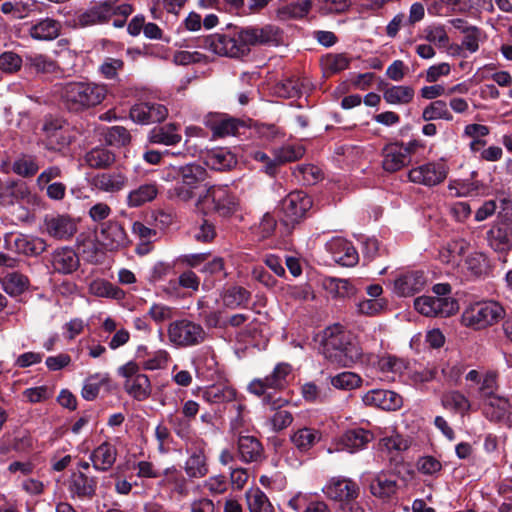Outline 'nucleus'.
I'll use <instances>...</instances> for the list:
<instances>
[{
    "label": "nucleus",
    "mask_w": 512,
    "mask_h": 512,
    "mask_svg": "<svg viewBox=\"0 0 512 512\" xmlns=\"http://www.w3.org/2000/svg\"><path fill=\"white\" fill-rule=\"evenodd\" d=\"M279 29L273 25L246 27L233 34L215 33L204 39V47L224 57L241 58L250 53V47L276 43Z\"/></svg>",
    "instance_id": "nucleus-1"
},
{
    "label": "nucleus",
    "mask_w": 512,
    "mask_h": 512,
    "mask_svg": "<svg viewBox=\"0 0 512 512\" xmlns=\"http://www.w3.org/2000/svg\"><path fill=\"white\" fill-rule=\"evenodd\" d=\"M58 94L68 111L82 113L99 106L108 95V87L89 80L68 81L60 85Z\"/></svg>",
    "instance_id": "nucleus-2"
},
{
    "label": "nucleus",
    "mask_w": 512,
    "mask_h": 512,
    "mask_svg": "<svg viewBox=\"0 0 512 512\" xmlns=\"http://www.w3.org/2000/svg\"><path fill=\"white\" fill-rule=\"evenodd\" d=\"M366 349L367 346H360L351 334L340 327L329 328L325 332L323 354L332 365L351 367L361 359Z\"/></svg>",
    "instance_id": "nucleus-3"
},
{
    "label": "nucleus",
    "mask_w": 512,
    "mask_h": 512,
    "mask_svg": "<svg viewBox=\"0 0 512 512\" xmlns=\"http://www.w3.org/2000/svg\"><path fill=\"white\" fill-rule=\"evenodd\" d=\"M207 178L206 169L196 163L182 166H169L165 169L163 180L175 181L176 184L169 190V197L180 202H190L196 196L199 185Z\"/></svg>",
    "instance_id": "nucleus-4"
},
{
    "label": "nucleus",
    "mask_w": 512,
    "mask_h": 512,
    "mask_svg": "<svg viewBox=\"0 0 512 512\" xmlns=\"http://www.w3.org/2000/svg\"><path fill=\"white\" fill-rule=\"evenodd\" d=\"M195 206L204 214L215 213L230 218L239 210L240 203L228 186L210 185L198 196Z\"/></svg>",
    "instance_id": "nucleus-5"
},
{
    "label": "nucleus",
    "mask_w": 512,
    "mask_h": 512,
    "mask_svg": "<svg viewBox=\"0 0 512 512\" xmlns=\"http://www.w3.org/2000/svg\"><path fill=\"white\" fill-rule=\"evenodd\" d=\"M505 317L504 307L493 300L477 301L465 307L461 324L473 330H483L497 324Z\"/></svg>",
    "instance_id": "nucleus-6"
},
{
    "label": "nucleus",
    "mask_w": 512,
    "mask_h": 512,
    "mask_svg": "<svg viewBox=\"0 0 512 512\" xmlns=\"http://www.w3.org/2000/svg\"><path fill=\"white\" fill-rule=\"evenodd\" d=\"M132 12L133 8L128 3L104 0L80 12L76 17V24L82 28L101 25L108 23L112 16L128 17Z\"/></svg>",
    "instance_id": "nucleus-7"
},
{
    "label": "nucleus",
    "mask_w": 512,
    "mask_h": 512,
    "mask_svg": "<svg viewBox=\"0 0 512 512\" xmlns=\"http://www.w3.org/2000/svg\"><path fill=\"white\" fill-rule=\"evenodd\" d=\"M167 336L173 346L187 348L202 344L207 338V333L201 324L183 318L168 325Z\"/></svg>",
    "instance_id": "nucleus-8"
},
{
    "label": "nucleus",
    "mask_w": 512,
    "mask_h": 512,
    "mask_svg": "<svg viewBox=\"0 0 512 512\" xmlns=\"http://www.w3.org/2000/svg\"><path fill=\"white\" fill-rule=\"evenodd\" d=\"M416 140L408 143H389L382 149V167L386 172H397L411 162V156L420 147Z\"/></svg>",
    "instance_id": "nucleus-9"
},
{
    "label": "nucleus",
    "mask_w": 512,
    "mask_h": 512,
    "mask_svg": "<svg viewBox=\"0 0 512 512\" xmlns=\"http://www.w3.org/2000/svg\"><path fill=\"white\" fill-rule=\"evenodd\" d=\"M322 491L332 501L351 503L358 498L360 487L351 478L335 476L327 481Z\"/></svg>",
    "instance_id": "nucleus-10"
},
{
    "label": "nucleus",
    "mask_w": 512,
    "mask_h": 512,
    "mask_svg": "<svg viewBox=\"0 0 512 512\" xmlns=\"http://www.w3.org/2000/svg\"><path fill=\"white\" fill-rule=\"evenodd\" d=\"M311 198L302 191L289 193L281 202L282 221L285 225L298 223L311 208Z\"/></svg>",
    "instance_id": "nucleus-11"
},
{
    "label": "nucleus",
    "mask_w": 512,
    "mask_h": 512,
    "mask_svg": "<svg viewBox=\"0 0 512 512\" xmlns=\"http://www.w3.org/2000/svg\"><path fill=\"white\" fill-rule=\"evenodd\" d=\"M414 307L428 317H448L457 311L458 304L449 297L422 296L414 301Z\"/></svg>",
    "instance_id": "nucleus-12"
},
{
    "label": "nucleus",
    "mask_w": 512,
    "mask_h": 512,
    "mask_svg": "<svg viewBox=\"0 0 512 512\" xmlns=\"http://www.w3.org/2000/svg\"><path fill=\"white\" fill-rule=\"evenodd\" d=\"M290 373L291 366L286 363H280L265 378L253 379L248 385V391L257 396H267L266 392L268 389H283L287 384V377Z\"/></svg>",
    "instance_id": "nucleus-13"
},
{
    "label": "nucleus",
    "mask_w": 512,
    "mask_h": 512,
    "mask_svg": "<svg viewBox=\"0 0 512 512\" xmlns=\"http://www.w3.org/2000/svg\"><path fill=\"white\" fill-rule=\"evenodd\" d=\"M290 373L291 366L286 363H280L265 378L253 379L248 385V391L257 396H267L266 392L268 389H283L287 384V377Z\"/></svg>",
    "instance_id": "nucleus-14"
},
{
    "label": "nucleus",
    "mask_w": 512,
    "mask_h": 512,
    "mask_svg": "<svg viewBox=\"0 0 512 512\" xmlns=\"http://www.w3.org/2000/svg\"><path fill=\"white\" fill-rule=\"evenodd\" d=\"M205 442L197 439L187 446L188 458L185 461L184 471L190 479H199L209 473V465L204 451Z\"/></svg>",
    "instance_id": "nucleus-15"
},
{
    "label": "nucleus",
    "mask_w": 512,
    "mask_h": 512,
    "mask_svg": "<svg viewBox=\"0 0 512 512\" xmlns=\"http://www.w3.org/2000/svg\"><path fill=\"white\" fill-rule=\"evenodd\" d=\"M448 171L449 168L445 162H431L411 169L408 177L414 183L435 186L446 179Z\"/></svg>",
    "instance_id": "nucleus-16"
},
{
    "label": "nucleus",
    "mask_w": 512,
    "mask_h": 512,
    "mask_svg": "<svg viewBox=\"0 0 512 512\" xmlns=\"http://www.w3.org/2000/svg\"><path fill=\"white\" fill-rule=\"evenodd\" d=\"M43 224L45 232L60 241L70 240L77 232V222L68 214L47 215Z\"/></svg>",
    "instance_id": "nucleus-17"
},
{
    "label": "nucleus",
    "mask_w": 512,
    "mask_h": 512,
    "mask_svg": "<svg viewBox=\"0 0 512 512\" xmlns=\"http://www.w3.org/2000/svg\"><path fill=\"white\" fill-rule=\"evenodd\" d=\"M332 259L339 265L353 267L359 261V254L353 244L341 237H334L325 245Z\"/></svg>",
    "instance_id": "nucleus-18"
},
{
    "label": "nucleus",
    "mask_w": 512,
    "mask_h": 512,
    "mask_svg": "<svg viewBox=\"0 0 512 512\" xmlns=\"http://www.w3.org/2000/svg\"><path fill=\"white\" fill-rule=\"evenodd\" d=\"M366 406L379 408L386 411H395L402 407V397L391 390L373 389L362 396Z\"/></svg>",
    "instance_id": "nucleus-19"
},
{
    "label": "nucleus",
    "mask_w": 512,
    "mask_h": 512,
    "mask_svg": "<svg viewBox=\"0 0 512 512\" xmlns=\"http://www.w3.org/2000/svg\"><path fill=\"white\" fill-rule=\"evenodd\" d=\"M97 238L106 249L111 251L125 247L129 242L124 228L114 221L104 223Z\"/></svg>",
    "instance_id": "nucleus-20"
},
{
    "label": "nucleus",
    "mask_w": 512,
    "mask_h": 512,
    "mask_svg": "<svg viewBox=\"0 0 512 512\" xmlns=\"http://www.w3.org/2000/svg\"><path fill=\"white\" fill-rule=\"evenodd\" d=\"M237 455L244 463H260L265 458L261 442L250 435H240L237 440Z\"/></svg>",
    "instance_id": "nucleus-21"
},
{
    "label": "nucleus",
    "mask_w": 512,
    "mask_h": 512,
    "mask_svg": "<svg viewBox=\"0 0 512 512\" xmlns=\"http://www.w3.org/2000/svg\"><path fill=\"white\" fill-rule=\"evenodd\" d=\"M50 262L54 271L60 274H71L78 269L80 264L78 255L69 247L54 250Z\"/></svg>",
    "instance_id": "nucleus-22"
},
{
    "label": "nucleus",
    "mask_w": 512,
    "mask_h": 512,
    "mask_svg": "<svg viewBox=\"0 0 512 512\" xmlns=\"http://www.w3.org/2000/svg\"><path fill=\"white\" fill-rule=\"evenodd\" d=\"M127 181L124 173L113 171L95 175L91 180V185L106 193H117L126 187Z\"/></svg>",
    "instance_id": "nucleus-23"
},
{
    "label": "nucleus",
    "mask_w": 512,
    "mask_h": 512,
    "mask_svg": "<svg viewBox=\"0 0 512 512\" xmlns=\"http://www.w3.org/2000/svg\"><path fill=\"white\" fill-rule=\"evenodd\" d=\"M426 283L423 272L412 271L401 275L395 280L394 288L400 296H410L420 292Z\"/></svg>",
    "instance_id": "nucleus-24"
},
{
    "label": "nucleus",
    "mask_w": 512,
    "mask_h": 512,
    "mask_svg": "<svg viewBox=\"0 0 512 512\" xmlns=\"http://www.w3.org/2000/svg\"><path fill=\"white\" fill-rule=\"evenodd\" d=\"M373 433L363 428H354L347 430L340 437L339 443L350 453L363 449L369 442L373 440Z\"/></svg>",
    "instance_id": "nucleus-25"
},
{
    "label": "nucleus",
    "mask_w": 512,
    "mask_h": 512,
    "mask_svg": "<svg viewBox=\"0 0 512 512\" xmlns=\"http://www.w3.org/2000/svg\"><path fill=\"white\" fill-rule=\"evenodd\" d=\"M97 482L83 471L74 472L69 480V491L72 496L91 498L95 494Z\"/></svg>",
    "instance_id": "nucleus-26"
},
{
    "label": "nucleus",
    "mask_w": 512,
    "mask_h": 512,
    "mask_svg": "<svg viewBox=\"0 0 512 512\" xmlns=\"http://www.w3.org/2000/svg\"><path fill=\"white\" fill-rule=\"evenodd\" d=\"M61 29V22L47 17L33 24L29 29V35L35 40L50 41L60 35Z\"/></svg>",
    "instance_id": "nucleus-27"
},
{
    "label": "nucleus",
    "mask_w": 512,
    "mask_h": 512,
    "mask_svg": "<svg viewBox=\"0 0 512 512\" xmlns=\"http://www.w3.org/2000/svg\"><path fill=\"white\" fill-rule=\"evenodd\" d=\"M117 450L109 442L100 444L91 454L90 460L93 467L99 471L109 470L116 461Z\"/></svg>",
    "instance_id": "nucleus-28"
},
{
    "label": "nucleus",
    "mask_w": 512,
    "mask_h": 512,
    "mask_svg": "<svg viewBox=\"0 0 512 512\" xmlns=\"http://www.w3.org/2000/svg\"><path fill=\"white\" fill-rule=\"evenodd\" d=\"M264 402L270 405L273 410H275L274 414L270 418V424L273 431L278 432L291 425L293 422L292 414L287 410L280 409L285 400L281 398L273 400L271 395L268 394L264 397Z\"/></svg>",
    "instance_id": "nucleus-29"
},
{
    "label": "nucleus",
    "mask_w": 512,
    "mask_h": 512,
    "mask_svg": "<svg viewBox=\"0 0 512 512\" xmlns=\"http://www.w3.org/2000/svg\"><path fill=\"white\" fill-rule=\"evenodd\" d=\"M511 409L510 401L496 394L484 400L483 412L490 421L498 422L503 420L511 412Z\"/></svg>",
    "instance_id": "nucleus-30"
},
{
    "label": "nucleus",
    "mask_w": 512,
    "mask_h": 512,
    "mask_svg": "<svg viewBox=\"0 0 512 512\" xmlns=\"http://www.w3.org/2000/svg\"><path fill=\"white\" fill-rule=\"evenodd\" d=\"M158 194L159 185L156 182L144 183L128 193L127 204L129 207H140L153 201Z\"/></svg>",
    "instance_id": "nucleus-31"
},
{
    "label": "nucleus",
    "mask_w": 512,
    "mask_h": 512,
    "mask_svg": "<svg viewBox=\"0 0 512 512\" xmlns=\"http://www.w3.org/2000/svg\"><path fill=\"white\" fill-rule=\"evenodd\" d=\"M178 130L179 125L175 123L155 127L149 134V141L154 144H162L166 146L176 145L182 139Z\"/></svg>",
    "instance_id": "nucleus-32"
},
{
    "label": "nucleus",
    "mask_w": 512,
    "mask_h": 512,
    "mask_svg": "<svg viewBox=\"0 0 512 512\" xmlns=\"http://www.w3.org/2000/svg\"><path fill=\"white\" fill-rule=\"evenodd\" d=\"M202 397L210 404H221L233 401L236 398V390L224 383L213 384L202 391Z\"/></svg>",
    "instance_id": "nucleus-33"
},
{
    "label": "nucleus",
    "mask_w": 512,
    "mask_h": 512,
    "mask_svg": "<svg viewBox=\"0 0 512 512\" xmlns=\"http://www.w3.org/2000/svg\"><path fill=\"white\" fill-rule=\"evenodd\" d=\"M312 8L311 0L291 2L280 6L276 16L281 21L298 20L304 18Z\"/></svg>",
    "instance_id": "nucleus-34"
},
{
    "label": "nucleus",
    "mask_w": 512,
    "mask_h": 512,
    "mask_svg": "<svg viewBox=\"0 0 512 512\" xmlns=\"http://www.w3.org/2000/svg\"><path fill=\"white\" fill-rule=\"evenodd\" d=\"M203 159L209 168L217 171L230 169L236 164L234 155L223 148L207 151Z\"/></svg>",
    "instance_id": "nucleus-35"
},
{
    "label": "nucleus",
    "mask_w": 512,
    "mask_h": 512,
    "mask_svg": "<svg viewBox=\"0 0 512 512\" xmlns=\"http://www.w3.org/2000/svg\"><path fill=\"white\" fill-rule=\"evenodd\" d=\"M25 65L33 72L40 74H53L60 70L57 62L54 59L39 53H31L26 55Z\"/></svg>",
    "instance_id": "nucleus-36"
},
{
    "label": "nucleus",
    "mask_w": 512,
    "mask_h": 512,
    "mask_svg": "<svg viewBox=\"0 0 512 512\" xmlns=\"http://www.w3.org/2000/svg\"><path fill=\"white\" fill-rule=\"evenodd\" d=\"M382 91L384 100L391 105H406L415 95L414 89L405 85H386Z\"/></svg>",
    "instance_id": "nucleus-37"
},
{
    "label": "nucleus",
    "mask_w": 512,
    "mask_h": 512,
    "mask_svg": "<svg viewBox=\"0 0 512 512\" xmlns=\"http://www.w3.org/2000/svg\"><path fill=\"white\" fill-rule=\"evenodd\" d=\"M210 129L213 132L214 137H226L236 135L240 127H243V123L238 119L220 116L213 120L209 124Z\"/></svg>",
    "instance_id": "nucleus-38"
},
{
    "label": "nucleus",
    "mask_w": 512,
    "mask_h": 512,
    "mask_svg": "<svg viewBox=\"0 0 512 512\" xmlns=\"http://www.w3.org/2000/svg\"><path fill=\"white\" fill-rule=\"evenodd\" d=\"M245 497L250 512H274V507L260 488L248 489Z\"/></svg>",
    "instance_id": "nucleus-39"
},
{
    "label": "nucleus",
    "mask_w": 512,
    "mask_h": 512,
    "mask_svg": "<svg viewBox=\"0 0 512 512\" xmlns=\"http://www.w3.org/2000/svg\"><path fill=\"white\" fill-rule=\"evenodd\" d=\"M398 484L395 480L388 479L384 474H378L370 484L373 496L380 499H389L396 494Z\"/></svg>",
    "instance_id": "nucleus-40"
},
{
    "label": "nucleus",
    "mask_w": 512,
    "mask_h": 512,
    "mask_svg": "<svg viewBox=\"0 0 512 512\" xmlns=\"http://www.w3.org/2000/svg\"><path fill=\"white\" fill-rule=\"evenodd\" d=\"M85 162L91 168L105 169L115 162V155L106 148L96 147L86 153Z\"/></svg>",
    "instance_id": "nucleus-41"
},
{
    "label": "nucleus",
    "mask_w": 512,
    "mask_h": 512,
    "mask_svg": "<svg viewBox=\"0 0 512 512\" xmlns=\"http://www.w3.org/2000/svg\"><path fill=\"white\" fill-rule=\"evenodd\" d=\"M4 291L12 296H18L28 289L29 279L24 274L12 272L0 279Z\"/></svg>",
    "instance_id": "nucleus-42"
},
{
    "label": "nucleus",
    "mask_w": 512,
    "mask_h": 512,
    "mask_svg": "<svg viewBox=\"0 0 512 512\" xmlns=\"http://www.w3.org/2000/svg\"><path fill=\"white\" fill-rule=\"evenodd\" d=\"M125 388L131 396L140 401L147 399L151 393L150 380L145 374L128 379Z\"/></svg>",
    "instance_id": "nucleus-43"
},
{
    "label": "nucleus",
    "mask_w": 512,
    "mask_h": 512,
    "mask_svg": "<svg viewBox=\"0 0 512 512\" xmlns=\"http://www.w3.org/2000/svg\"><path fill=\"white\" fill-rule=\"evenodd\" d=\"M17 249L26 256H38L47 249V243L40 237L21 236L15 240Z\"/></svg>",
    "instance_id": "nucleus-44"
},
{
    "label": "nucleus",
    "mask_w": 512,
    "mask_h": 512,
    "mask_svg": "<svg viewBox=\"0 0 512 512\" xmlns=\"http://www.w3.org/2000/svg\"><path fill=\"white\" fill-rule=\"evenodd\" d=\"M35 7L34 1H7L2 3L1 11L6 15H11L13 19L21 20L29 17Z\"/></svg>",
    "instance_id": "nucleus-45"
},
{
    "label": "nucleus",
    "mask_w": 512,
    "mask_h": 512,
    "mask_svg": "<svg viewBox=\"0 0 512 512\" xmlns=\"http://www.w3.org/2000/svg\"><path fill=\"white\" fill-rule=\"evenodd\" d=\"M321 439L319 431L312 428H301L298 429L291 436L292 443L300 450L307 451L315 445Z\"/></svg>",
    "instance_id": "nucleus-46"
},
{
    "label": "nucleus",
    "mask_w": 512,
    "mask_h": 512,
    "mask_svg": "<svg viewBox=\"0 0 512 512\" xmlns=\"http://www.w3.org/2000/svg\"><path fill=\"white\" fill-rule=\"evenodd\" d=\"M89 291L91 294L98 297H107L117 300L123 299L125 295L122 289L103 279L92 281L89 285Z\"/></svg>",
    "instance_id": "nucleus-47"
},
{
    "label": "nucleus",
    "mask_w": 512,
    "mask_h": 512,
    "mask_svg": "<svg viewBox=\"0 0 512 512\" xmlns=\"http://www.w3.org/2000/svg\"><path fill=\"white\" fill-rule=\"evenodd\" d=\"M250 292L241 286H232L225 290L222 295L226 307L235 309L246 305L250 300Z\"/></svg>",
    "instance_id": "nucleus-48"
},
{
    "label": "nucleus",
    "mask_w": 512,
    "mask_h": 512,
    "mask_svg": "<svg viewBox=\"0 0 512 512\" xmlns=\"http://www.w3.org/2000/svg\"><path fill=\"white\" fill-rule=\"evenodd\" d=\"M422 118L425 121L443 119L446 121H452L453 115L450 112L447 104L443 100H435L426 106L422 112Z\"/></svg>",
    "instance_id": "nucleus-49"
},
{
    "label": "nucleus",
    "mask_w": 512,
    "mask_h": 512,
    "mask_svg": "<svg viewBox=\"0 0 512 512\" xmlns=\"http://www.w3.org/2000/svg\"><path fill=\"white\" fill-rule=\"evenodd\" d=\"M498 388V373L492 370L483 372L481 381L477 385L479 397L484 401L495 395Z\"/></svg>",
    "instance_id": "nucleus-50"
},
{
    "label": "nucleus",
    "mask_w": 512,
    "mask_h": 512,
    "mask_svg": "<svg viewBox=\"0 0 512 512\" xmlns=\"http://www.w3.org/2000/svg\"><path fill=\"white\" fill-rule=\"evenodd\" d=\"M12 170L17 175L28 178L38 172L39 165L34 156L23 154L13 162Z\"/></svg>",
    "instance_id": "nucleus-51"
},
{
    "label": "nucleus",
    "mask_w": 512,
    "mask_h": 512,
    "mask_svg": "<svg viewBox=\"0 0 512 512\" xmlns=\"http://www.w3.org/2000/svg\"><path fill=\"white\" fill-rule=\"evenodd\" d=\"M489 245L495 251H507L511 247L509 232L505 228L494 227L487 232Z\"/></svg>",
    "instance_id": "nucleus-52"
},
{
    "label": "nucleus",
    "mask_w": 512,
    "mask_h": 512,
    "mask_svg": "<svg viewBox=\"0 0 512 512\" xmlns=\"http://www.w3.org/2000/svg\"><path fill=\"white\" fill-rule=\"evenodd\" d=\"M324 71L328 74H336L348 68L350 59L346 54H327L321 60Z\"/></svg>",
    "instance_id": "nucleus-53"
},
{
    "label": "nucleus",
    "mask_w": 512,
    "mask_h": 512,
    "mask_svg": "<svg viewBox=\"0 0 512 512\" xmlns=\"http://www.w3.org/2000/svg\"><path fill=\"white\" fill-rule=\"evenodd\" d=\"M124 61L121 58L106 57L98 67L99 74L107 80H116L124 69Z\"/></svg>",
    "instance_id": "nucleus-54"
},
{
    "label": "nucleus",
    "mask_w": 512,
    "mask_h": 512,
    "mask_svg": "<svg viewBox=\"0 0 512 512\" xmlns=\"http://www.w3.org/2000/svg\"><path fill=\"white\" fill-rule=\"evenodd\" d=\"M305 154V149L302 145H286L274 151L277 166L288 162H293L301 159Z\"/></svg>",
    "instance_id": "nucleus-55"
},
{
    "label": "nucleus",
    "mask_w": 512,
    "mask_h": 512,
    "mask_svg": "<svg viewBox=\"0 0 512 512\" xmlns=\"http://www.w3.org/2000/svg\"><path fill=\"white\" fill-rule=\"evenodd\" d=\"M105 142L111 146L122 147L130 143L131 135L123 126H113L104 134Z\"/></svg>",
    "instance_id": "nucleus-56"
},
{
    "label": "nucleus",
    "mask_w": 512,
    "mask_h": 512,
    "mask_svg": "<svg viewBox=\"0 0 512 512\" xmlns=\"http://www.w3.org/2000/svg\"><path fill=\"white\" fill-rule=\"evenodd\" d=\"M293 173L296 177H301L303 183L308 185L315 184L323 178L322 170L312 164L298 165Z\"/></svg>",
    "instance_id": "nucleus-57"
},
{
    "label": "nucleus",
    "mask_w": 512,
    "mask_h": 512,
    "mask_svg": "<svg viewBox=\"0 0 512 512\" xmlns=\"http://www.w3.org/2000/svg\"><path fill=\"white\" fill-rule=\"evenodd\" d=\"M192 233L193 238L201 243H210L217 235L215 225L207 219H202V221L194 227Z\"/></svg>",
    "instance_id": "nucleus-58"
},
{
    "label": "nucleus",
    "mask_w": 512,
    "mask_h": 512,
    "mask_svg": "<svg viewBox=\"0 0 512 512\" xmlns=\"http://www.w3.org/2000/svg\"><path fill=\"white\" fill-rule=\"evenodd\" d=\"M463 39L461 41V48L475 53L479 49V42L482 38V32L475 26L465 27L462 30Z\"/></svg>",
    "instance_id": "nucleus-59"
},
{
    "label": "nucleus",
    "mask_w": 512,
    "mask_h": 512,
    "mask_svg": "<svg viewBox=\"0 0 512 512\" xmlns=\"http://www.w3.org/2000/svg\"><path fill=\"white\" fill-rule=\"evenodd\" d=\"M361 378L353 372H342L331 378V384L338 389L351 390L357 388Z\"/></svg>",
    "instance_id": "nucleus-60"
},
{
    "label": "nucleus",
    "mask_w": 512,
    "mask_h": 512,
    "mask_svg": "<svg viewBox=\"0 0 512 512\" xmlns=\"http://www.w3.org/2000/svg\"><path fill=\"white\" fill-rule=\"evenodd\" d=\"M303 83L299 79H287L276 87L279 96L285 98H293L302 93Z\"/></svg>",
    "instance_id": "nucleus-61"
},
{
    "label": "nucleus",
    "mask_w": 512,
    "mask_h": 512,
    "mask_svg": "<svg viewBox=\"0 0 512 512\" xmlns=\"http://www.w3.org/2000/svg\"><path fill=\"white\" fill-rule=\"evenodd\" d=\"M385 305L382 299H366L357 304V310L364 316H376L385 309Z\"/></svg>",
    "instance_id": "nucleus-62"
},
{
    "label": "nucleus",
    "mask_w": 512,
    "mask_h": 512,
    "mask_svg": "<svg viewBox=\"0 0 512 512\" xmlns=\"http://www.w3.org/2000/svg\"><path fill=\"white\" fill-rule=\"evenodd\" d=\"M443 403L445 406L451 407L459 412L468 411L470 408V403L467 397L458 391H453L447 394L443 399Z\"/></svg>",
    "instance_id": "nucleus-63"
},
{
    "label": "nucleus",
    "mask_w": 512,
    "mask_h": 512,
    "mask_svg": "<svg viewBox=\"0 0 512 512\" xmlns=\"http://www.w3.org/2000/svg\"><path fill=\"white\" fill-rule=\"evenodd\" d=\"M22 66V58L14 52H4L0 55V70L6 73L17 72Z\"/></svg>",
    "instance_id": "nucleus-64"
}]
</instances>
